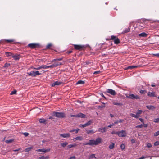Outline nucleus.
<instances>
[{"instance_id": "nucleus-1", "label": "nucleus", "mask_w": 159, "mask_h": 159, "mask_svg": "<svg viewBox=\"0 0 159 159\" xmlns=\"http://www.w3.org/2000/svg\"><path fill=\"white\" fill-rule=\"evenodd\" d=\"M102 139L98 137L95 140L91 139L89 140V142L84 143H83L84 146L86 145H89L90 146H93V145H97L101 143L102 142Z\"/></svg>"}, {"instance_id": "nucleus-2", "label": "nucleus", "mask_w": 159, "mask_h": 159, "mask_svg": "<svg viewBox=\"0 0 159 159\" xmlns=\"http://www.w3.org/2000/svg\"><path fill=\"white\" fill-rule=\"evenodd\" d=\"M126 97L127 98L133 100L140 99V97L139 95L132 93H129L128 94L126 95Z\"/></svg>"}, {"instance_id": "nucleus-3", "label": "nucleus", "mask_w": 159, "mask_h": 159, "mask_svg": "<svg viewBox=\"0 0 159 159\" xmlns=\"http://www.w3.org/2000/svg\"><path fill=\"white\" fill-rule=\"evenodd\" d=\"M53 115L59 118H64L65 116V113L63 112H53Z\"/></svg>"}, {"instance_id": "nucleus-4", "label": "nucleus", "mask_w": 159, "mask_h": 159, "mask_svg": "<svg viewBox=\"0 0 159 159\" xmlns=\"http://www.w3.org/2000/svg\"><path fill=\"white\" fill-rule=\"evenodd\" d=\"M27 74H28L29 76L32 77H35L37 75H41V73H39L38 71H31L29 72H27Z\"/></svg>"}, {"instance_id": "nucleus-5", "label": "nucleus", "mask_w": 159, "mask_h": 159, "mask_svg": "<svg viewBox=\"0 0 159 159\" xmlns=\"http://www.w3.org/2000/svg\"><path fill=\"white\" fill-rule=\"evenodd\" d=\"M110 39L113 40L114 41V43L115 44H117L120 43V40L117 37L115 36H111Z\"/></svg>"}, {"instance_id": "nucleus-6", "label": "nucleus", "mask_w": 159, "mask_h": 159, "mask_svg": "<svg viewBox=\"0 0 159 159\" xmlns=\"http://www.w3.org/2000/svg\"><path fill=\"white\" fill-rule=\"evenodd\" d=\"M127 133L125 130L118 131V136L119 137H125L126 136Z\"/></svg>"}, {"instance_id": "nucleus-7", "label": "nucleus", "mask_w": 159, "mask_h": 159, "mask_svg": "<svg viewBox=\"0 0 159 159\" xmlns=\"http://www.w3.org/2000/svg\"><path fill=\"white\" fill-rule=\"evenodd\" d=\"M106 92L113 96H115L116 94V92L114 90L110 89H107Z\"/></svg>"}, {"instance_id": "nucleus-8", "label": "nucleus", "mask_w": 159, "mask_h": 159, "mask_svg": "<svg viewBox=\"0 0 159 159\" xmlns=\"http://www.w3.org/2000/svg\"><path fill=\"white\" fill-rule=\"evenodd\" d=\"M73 45L74 48L76 50H81L84 47L83 45L74 44Z\"/></svg>"}, {"instance_id": "nucleus-9", "label": "nucleus", "mask_w": 159, "mask_h": 159, "mask_svg": "<svg viewBox=\"0 0 159 159\" xmlns=\"http://www.w3.org/2000/svg\"><path fill=\"white\" fill-rule=\"evenodd\" d=\"M92 123V121L91 120H89L87 123L84 124H80L79 125V127H85L86 126L90 125Z\"/></svg>"}, {"instance_id": "nucleus-10", "label": "nucleus", "mask_w": 159, "mask_h": 159, "mask_svg": "<svg viewBox=\"0 0 159 159\" xmlns=\"http://www.w3.org/2000/svg\"><path fill=\"white\" fill-rule=\"evenodd\" d=\"M28 47L32 49L35 48L39 46V44L37 43H30L28 44Z\"/></svg>"}, {"instance_id": "nucleus-11", "label": "nucleus", "mask_w": 159, "mask_h": 159, "mask_svg": "<svg viewBox=\"0 0 159 159\" xmlns=\"http://www.w3.org/2000/svg\"><path fill=\"white\" fill-rule=\"evenodd\" d=\"M50 149L49 148H48L47 149H45V148H43L41 149H39L38 150H37L36 151L37 152H43L44 153H45L46 152H49L50 151Z\"/></svg>"}, {"instance_id": "nucleus-12", "label": "nucleus", "mask_w": 159, "mask_h": 159, "mask_svg": "<svg viewBox=\"0 0 159 159\" xmlns=\"http://www.w3.org/2000/svg\"><path fill=\"white\" fill-rule=\"evenodd\" d=\"M112 104L114 105H116L119 106H122L123 105L122 103L118 102V101H116L114 100H113L112 101Z\"/></svg>"}, {"instance_id": "nucleus-13", "label": "nucleus", "mask_w": 159, "mask_h": 159, "mask_svg": "<svg viewBox=\"0 0 159 159\" xmlns=\"http://www.w3.org/2000/svg\"><path fill=\"white\" fill-rule=\"evenodd\" d=\"M60 136L64 138H69L70 136V134L69 133H64L63 134H60Z\"/></svg>"}, {"instance_id": "nucleus-14", "label": "nucleus", "mask_w": 159, "mask_h": 159, "mask_svg": "<svg viewBox=\"0 0 159 159\" xmlns=\"http://www.w3.org/2000/svg\"><path fill=\"white\" fill-rule=\"evenodd\" d=\"M147 95L151 97H155L156 96L155 93L154 92H149L147 94Z\"/></svg>"}, {"instance_id": "nucleus-15", "label": "nucleus", "mask_w": 159, "mask_h": 159, "mask_svg": "<svg viewBox=\"0 0 159 159\" xmlns=\"http://www.w3.org/2000/svg\"><path fill=\"white\" fill-rule=\"evenodd\" d=\"M20 55L18 54H16L15 55L13 54L12 56V57L16 61L20 59Z\"/></svg>"}, {"instance_id": "nucleus-16", "label": "nucleus", "mask_w": 159, "mask_h": 159, "mask_svg": "<svg viewBox=\"0 0 159 159\" xmlns=\"http://www.w3.org/2000/svg\"><path fill=\"white\" fill-rule=\"evenodd\" d=\"M83 139V138L82 136H77L73 139V140L74 141H75L77 140H79L80 141H81Z\"/></svg>"}, {"instance_id": "nucleus-17", "label": "nucleus", "mask_w": 159, "mask_h": 159, "mask_svg": "<svg viewBox=\"0 0 159 159\" xmlns=\"http://www.w3.org/2000/svg\"><path fill=\"white\" fill-rule=\"evenodd\" d=\"M107 128L105 127L99 128L98 129V131L101 133H104L106 131Z\"/></svg>"}, {"instance_id": "nucleus-18", "label": "nucleus", "mask_w": 159, "mask_h": 159, "mask_svg": "<svg viewBox=\"0 0 159 159\" xmlns=\"http://www.w3.org/2000/svg\"><path fill=\"white\" fill-rule=\"evenodd\" d=\"M86 131L88 134H93L96 131L93 130L86 129Z\"/></svg>"}, {"instance_id": "nucleus-19", "label": "nucleus", "mask_w": 159, "mask_h": 159, "mask_svg": "<svg viewBox=\"0 0 159 159\" xmlns=\"http://www.w3.org/2000/svg\"><path fill=\"white\" fill-rule=\"evenodd\" d=\"M146 107L148 109L150 110H153L155 108V107L152 105H147Z\"/></svg>"}, {"instance_id": "nucleus-20", "label": "nucleus", "mask_w": 159, "mask_h": 159, "mask_svg": "<svg viewBox=\"0 0 159 159\" xmlns=\"http://www.w3.org/2000/svg\"><path fill=\"white\" fill-rule=\"evenodd\" d=\"M61 82L57 81L52 84L51 86L53 87L55 85H59L61 84Z\"/></svg>"}, {"instance_id": "nucleus-21", "label": "nucleus", "mask_w": 159, "mask_h": 159, "mask_svg": "<svg viewBox=\"0 0 159 159\" xmlns=\"http://www.w3.org/2000/svg\"><path fill=\"white\" fill-rule=\"evenodd\" d=\"M85 115L81 113H80L77 114V117L85 118Z\"/></svg>"}, {"instance_id": "nucleus-22", "label": "nucleus", "mask_w": 159, "mask_h": 159, "mask_svg": "<svg viewBox=\"0 0 159 159\" xmlns=\"http://www.w3.org/2000/svg\"><path fill=\"white\" fill-rule=\"evenodd\" d=\"M115 143L113 142H111L109 146V148L110 149H113L115 146Z\"/></svg>"}, {"instance_id": "nucleus-23", "label": "nucleus", "mask_w": 159, "mask_h": 159, "mask_svg": "<svg viewBox=\"0 0 159 159\" xmlns=\"http://www.w3.org/2000/svg\"><path fill=\"white\" fill-rule=\"evenodd\" d=\"M49 158V157L48 156H42L40 157H38V159H48Z\"/></svg>"}, {"instance_id": "nucleus-24", "label": "nucleus", "mask_w": 159, "mask_h": 159, "mask_svg": "<svg viewBox=\"0 0 159 159\" xmlns=\"http://www.w3.org/2000/svg\"><path fill=\"white\" fill-rule=\"evenodd\" d=\"M39 121L40 123L45 124L47 121V120L43 118H41L39 119Z\"/></svg>"}, {"instance_id": "nucleus-25", "label": "nucleus", "mask_w": 159, "mask_h": 159, "mask_svg": "<svg viewBox=\"0 0 159 159\" xmlns=\"http://www.w3.org/2000/svg\"><path fill=\"white\" fill-rule=\"evenodd\" d=\"M147 35V34L144 32H143L139 34V37H146Z\"/></svg>"}, {"instance_id": "nucleus-26", "label": "nucleus", "mask_w": 159, "mask_h": 159, "mask_svg": "<svg viewBox=\"0 0 159 159\" xmlns=\"http://www.w3.org/2000/svg\"><path fill=\"white\" fill-rule=\"evenodd\" d=\"M77 144L76 143H74L72 144H69L67 146L68 149H70L72 147H75L77 146Z\"/></svg>"}, {"instance_id": "nucleus-27", "label": "nucleus", "mask_w": 159, "mask_h": 159, "mask_svg": "<svg viewBox=\"0 0 159 159\" xmlns=\"http://www.w3.org/2000/svg\"><path fill=\"white\" fill-rule=\"evenodd\" d=\"M84 83H85L84 81H82V80H79L76 83V85H78V84H84Z\"/></svg>"}, {"instance_id": "nucleus-28", "label": "nucleus", "mask_w": 159, "mask_h": 159, "mask_svg": "<svg viewBox=\"0 0 159 159\" xmlns=\"http://www.w3.org/2000/svg\"><path fill=\"white\" fill-rule=\"evenodd\" d=\"M33 148V147H30L25 148V152H27L30 151Z\"/></svg>"}, {"instance_id": "nucleus-29", "label": "nucleus", "mask_w": 159, "mask_h": 159, "mask_svg": "<svg viewBox=\"0 0 159 159\" xmlns=\"http://www.w3.org/2000/svg\"><path fill=\"white\" fill-rule=\"evenodd\" d=\"M5 42L8 43H11L14 42V40L13 39H6L5 40Z\"/></svg>"}, {"instance_id": "nucleus-30", "label": "nucleus", "mask_w": 159, "mask_h": 159, "mask_svg": "<svg viewBox=\"0 0 159 159\" xmlns=\"http://www.w3.org/2000/svg\"><path fill=\"white\" fill-rule=\"evenodd\" d=\"M68 144V143L66 142H65L61 144V145L64 148Z\"/></svg>"}, {"instance_id": "nucleus-31", "label": "nucleus", "mask_w": 159, "mask_h": 159, "mask_svg": "<svg viewBox=\"0 0 159 159\" xmlns=\"http://www.w3.org/2000/svg\"><path fill=\"white\" fill-rule=\"evenodd\" d=\"M14 141V139H9V140H7L5 141V142L7 143H11L12 142Z\"/></svg>"}, {"instance_id": "nucleus-32", "label": "nucleus", "mask_w": 159, "mask_h": 159, "mask_svg": "<svg viewBox=\"0 0 159 159\" xmlns=\"http://www.w3.org/2000/svg\"><path fill=\"white\" fill-rule=\"evenodd\" d=\"M54 65L56 66H55V67H57L59 65H62V64L61 63V62H55L54 64H53Z\"/></svg>"}, {"instance_id": "nucleus-33", "label": "nucleus", "mask_w": 159, "mask_h": 159, "mask_svg": "<svg viewBox=\"0 0 159 159\" xmlns=\"http://www.w3.org/2000/svg\"><path fill=\"white\" fill-rule=\"evenodd\" d=\"M5 54L7 57L11 56H12L13 54L11 52H5Z\"/></svg>"}, {"instance_id": "nucleus-34", "label": "nucleus", "mask_w": 159, "mask_h": 159, "mask_svg": "<svg viewBox=\"0 0 159 159\" xmlns=\"http://www.w3.org/2000/svg\"><path fill=\"white\" fill-rule=\"evenodd\" d=\"M138 67L137 66H128L127 68V69H132L134 68H137Z\"/></svg>"}, {"instance_id": "nucleus-35", "label": "nucleus", "mask_w": 159, "mask_h": 159, "mask_svg": "<svg viewBox=\"0 0 159 159\" xmlns=\"http://www.w3.org/2000/svg\"><path fill=\"white\" fill-rule=\"evenodd\" d=\"M63 58H57L56 59H53L52 60V62H54L55 61H61L62 60Z\"/></svg>"}, {"instance_id": "nucleus-36", "label": "nucleus", "mask_w": 159, "mask_h": 159, "mask_svg": "<svg viewBox=\"0 0 159 159\" xmlns=\"http://www.w3.org/2000/svg\"><path fill=\"white\" fill-rule=\"evenodd\" d=\"M130 30V29L129 28V27L128 28L125 29V30L124 32V33H127Z\"/></svg>"}, {"instance_id": "nucleus-37", "label": "nucleus", "mask_w": 159, "mask_h": 159, "mask_svg": "<svg viewBox=\"0 0 159 159\" xmlns=\"http://www.w3.org/2000/svg\"><path fill=\"white\" fill-rule=\"evenodd\" d=\"M111 134H117L118 135V131H112L111 132Z\"/></svg>"}, {"instance_id": "nucleus-38", "label": "nucleus", "mask_w": 159, "mask_h": 159, "mask_svg": "<svg viewBox=\"0 0 159 159\" xmlns=\"http://www.w3.org/2000/svg\"><path fill=\"white\" fill-rule=\"evenodd\" d=\"M52 46V44L51 43L48 44L46 46V48L47 49H50V47Z\"/></svg>"}, {"instance_id": "nucleus-39", "label": "nucleus", "mask_w": 159, "mask_h": 159, "mask_svg": "<svg viewBox=\"0 0 159 159\" xmlns=\"http://www.w3.org/2000/svg\"><path fill=\"white\" fill-rule=\"evenodd\" d=\"M120 147L121 149L123 150L125 148V145L124 144H121L120 146Z\"/></svg>"}, {"instance_id": "nucleus-40", "label": "nucleus", "mask_w": 159, "mask_h": 159, "mask_svg": "<svg viewBox=\"0 0 159 159\" xmlns=\"http://www.w3.org/2000/svg\"><path fill=\"white\" fill-rule=\"evenodd\" d=\"M56 66L54 65L53 64H52L51 65L47 66L48 69V68H52L55 67Z\"/></svg>"}, {"instance_id": "nucleus-41", "label": "nucleus", "mask_w": 159, "mask_h": 159, "mask_svg": "<svg viewBox=\"0 0 159 159\" xmlns=\"http://www.w3.org/2000/svg\"><path fill=\"white\" fill-rule=\"evenodd\" d=\"M153 121L155 123H158L159 122V118L155 119Z\"/></svg>"}, {"instance_id": "nucleus-42", "label": "nucleus", "mask_w": 159, "mask_h": 159, "mask_svg": "<svg viewBox=\"0 0 159 159\" xmlns=\"http://www.w3.org/2000/svg\"><path fill=\"white\" fill-rule=\"evenodd\" d=\"M32 68H33L34 69L37 70H39L41 69V66H40L37 68H35L34 67H32Z\"/></svg>"}, {"instance_id": "nucleus-43", "label": "nucleus", "mask_w": 159, "mask_h": 159, "mask_svg": "<svg viewBox=\"0 0 159 159\" xmlns=\"http://www.w3.org/2000/svg\"><path fill=\"white\" fill-rule=\"evenodd\" d=\"M41 69H48V67L46 65H42L41 66Z\"/></svg>"}, {"instance_id": "nucleus-44", "label": "nucleus", "mask_w": 159, "mask_h": 159, "mask_svg": "<svg viewBox=\"0 0 159 159\" xmlns=\"http://www.w3.org/2000/svg\"><path fill=\"white\" fill-rule=\"evenodd\" d=\"M159 135V131H158L156 132L154 134V136H157Z\"/></svg>"}, {"instance_id": "nucleus-45", "label": "nucleus", "mask_w": 159, "mask_h": 159, "mask_svg": "<svg viewBox=\"0 0 159 159\" xmlns=\"http://www.w3.org/2000/svg\"><path fill=\"white\" fill-rule=\"evenodd\" d=\"M10 65V64L9 63H6L4 66V67H8Z\"/></svg>"}, {"instance_id": "nucleus-46", "label": "nucleus", "mask_w": 159, "mask_h": 159, "mask_svg": "<svg viewBox=\"0 0 159 159\" xmlns=\"http://www.w3.org/2000/svg\"><path fill=\"white\" fill-rule=\"evenodd\" d=\"M146 91L144 90H141L139 91V93L141 94H145Z\"/></svg>"}, {"instance_id": "nucleus-47", "label": "nucleus", "mask_w": 159, "mask_h": 159, "mask_svg": "<svg viewBox=\"0 0 159 159\" xmlns=\"http://www.w3.org/2000/svg\"><path fill=\"white\" fill-rule=\"evenodd\" d=\"M16 90H14L11 92L10 93V95H13L16 94Z\"/></svg>"}, {"instance_id": "nucleus-48", "label": "nucleus", "mask_w": 159, "mask_h": 159, "mask_svg": "<svg viewBox=\"0 0 159 159\" xmlns=\"http://www.w3.org/2000/svg\"><path fill=\"white\" fill-rule=\"evenodd\" d=\"M96 158V157L95 156V155L94 154H92L90 156V158Z\"/></svg>"}, {"instance_id": "nucleus-49", "label": "nucleus", "mask_w": 159, "mask_h": 159, "mask_svg": "<svg viewBox=\"0 0 159 159\" xmlns=\"http://www.w3.org/2000/svg\"><path fill=\"white\" fill-rule=\"evenodd\" d=\"M143 126V124H141L140 125H137L136 126V128H142Z\"/></svg>"}, {"instance_id": "nucleus-50", "label": "nucleus", "mask_w": 159, "mask_h": 159, "mask_svg": "<svg viewBox=\"0 0 159 159\" xmlns=\"http://www.w3.org/2000/svg\"><path fill=\"white\" fill-rule=\"evenodd\" d=\"M159 145V142L158 141H157L154 143V145L155 146H156Z\"/></svg>"}, {"instance_id": "nucleus-51", "label": "nucleus", "mask_w": 159, "mask_h": 159, "mask_svg": "<svg viewBox=\"0 0 159 159\" xmlns=\"http://www.w3.org/2000/svg\"><path fill=\"white\" fill-rule=\"evenodd\" d=\"M147 146L148 148H150L152 147V146L150 143H148L147 144Z\"/></svg>"}, {"instance_id": "nucleus-52", "label": "nucleus", "mask_w": 159, "mask_h": 159, "mask_svg": "<svg viewBox=\"0 0 159 159\" xmlns=\"http://www.w3.org/2000/svg\"><path fill=\"white\" fill-rule=\"evenodd\" d=\"M130 116L132 117H134L135 118H136V115H135L134 114H133V113H131L130 114Z\"/></svg>"}, {"instance_id": "nucleus-53", "label": "nucleus", "mask_w": 159, "mask_h": 159, "mask_svg": "<svg viewBox=\"0 0 159 159\" xmlns=\"http://www.w3.org/2000/svg\"><path fill=\"white\" fill-rule=\"evenodd\" d=\"M140 114L138 112H137L136 114V118H138L140 116Z\"/></svg>"}, {"instance_id": "nucleus-54", "label": "nucleus", "mask_w": 159, "mask_h": 159, "mask_svg": "<svg viewBox=\"0 0 159 159\" xmlns=\"http://www.w3.org/2000/svg\"><path fill=\"white\" fill-rule=\"evenodd\" d=\"M101 72L99 71H95L94 73H93V74H99Z\"/></svg>"}, {"instance_id": "nucleus-55", "label": "nucleus", "mask_w": 159, "mask_h": 159, "mask_svg": "<svg viewBox=\"0 0 159 159\" xmlns=\"http://www.w3.org/2000/svg\"><path fill=\"white\" fill-rule=\"evenodd\" d=\"M139 119L143 123H144V120L143 119L141 118H139Z\"/></svg>"}, {"instance_id": "nucleus-56", "label": "nucleus", "mask_w": 159, "mask_h": 159, "mask_svg": "<svg viewBox=\"0 0 159 159\" xmlns=\"http://www.w3.org/2000/svg\"><path fill=\"white\" fill-rule=\"evenodd\" d=\"M70 116L71 117H77V115H72V114H71V115H70Z\"/></svg>"}, {"instance_id": "nucleus-57", "label": "nucleus", "mask_w": 159, "mask_h": 159, "mask_svg": "<svg viewBox=\"0 0 159 159\" xmlns=\"http://www.w3.org/2000/svg\"><path fill=\"white\" fill-rule=\"evenodd\" d=\"M143 112V111L141 110H138V111L137 112L138 113H139V114H142V112Z\"/></svg>"}, {"instance_id": "nucleus-58", "label": "nucleus", "mask_w": 159, "mask_h": 159, "mask_svg": "<svg viewBox=\"0 0 159 159\" xmlns=\"http://www.w3.org/2000/svg\"><path fill=\"white\" fill-rule=\"evenodd\" d=\"M72 52V51H67L66 52V53L67 54H69L71 53Z\"/></svg>"}, {"instance_id": "nucleus-59", "label": "nucleus", "mask_w": 159, "mask_h": 159, "mask_svg": "<svg viewBox=\"0 0 159 159\" xmlns=\"http://www.w3.org/2000/svg\"><path fill=\"white\" fill-rule=\"evenodd\" d=\"M143 126L144 127H147L148 126V125L147 124H145L144 123H143Z\"/></svg>"}, {"instance_id": "nucleus-60", "label": "nucleus", "mask_w": 159, "mask_h": 159, "mask_svg": "<svg viewBox=\"0 0 159 159\" xmlns=\"http://www.w3.org/2000/svg\"><path fill=\"white\" fill-rule=\"evenodd\" d=\"M24 134L25 136H27L29 135V133L27 132H25L24 133Z\"/></svg>"}, {"instance_id": "nucleus-61", "label": "nucleus", "mask_w": 159, "mask_h": 159, "mask_svg": "<svg viewBox=\"0 0 159 159\" xmlns=\"http://www.w3.org/2000/svg\"><path fill=\"white\" fill-rule=\"evenodd\" d=\"M131 142L132 143H135V140L134 139H132L131 140Z\"/></svg>"}, {"instance_id": "nucleus-62", "label": "nucleus", "mask_w": 159, "mask_h": 159, "mask_svg": "<svg viewBox=\"0 0 159 159\" xmlns=\"http://www.w3.org/2000/svg\"><path fill=\"white\" fill-rule=\"evenodd\" d=\"M124 121V120L122 119H120V120H119L118 122H119V123H121L122 122Z\"/></svg>"}, {"instance_id": "nucleus-63", "label": "nucleus", "mask_w": 159, "mask_h": 159, "mask_svg": "<svg viewBox=\"0 0 159 159\" xmlns=\"http://www.w3.org/2000/svg\"><path fill=\"white\" fill-rule=\"evenodd\" d=\"M153 55L159 57V53H157V54H154Z\"/></svg>"}, {"instance_id": "nucleus-64", "label": "nucleus", "mask_w": 159, "mask_h": 159, "mask_svg": "<svg viewBox=\"0 0 159 159\" xmlns=\"http://www.w3.org/2000/svg\"><path fill=\"white\" fill-rule=\"evenodd\" d=\"M69 159H75V156H72L70 157Z\"/></svg>"}]
</instances>
